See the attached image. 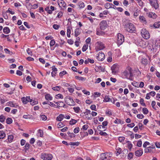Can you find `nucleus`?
I'll return each instance as SVG.
<instances>
[{
    "label": "nucleus",
    "instance_id": "obj_32",
    "mask_svg": "<svg viewBox=\"0 0 160 160\" xmlns=\"http://www.w3.org/2000/svg\"><path fill=\"white\" fill-rule=\"evenodd\" d=\"M142 112L144 114H147L148 113V111L146 108H142Z\"/></svg>",
    "mask_w": 160,
    "mask_h": 160
},
{
    "label": "nucleus",
    "instance_id": "obj_45",
    "mask_svg": "<svg viewBox=\"0 0 160 160\" xmlns=\"http://www.w3.org/2000/svg\"><path fill=\"white\" fill-rule=\"evenodd\" d=\"M140 103L143 106H146V105L144 103V99L142 98H141L140 100Z\"/></svg>",
    "mask_w": 160,
    "mask_h": 160
},
{
    "label": "nucleus",
    "instance_id": "obj_27",
    "mask_svg": "<svg viewBox=\"0 0 160 160\" xmlns=\"http://www.w3.org/2000/svg\"><path fill=\"white\" fill-rule=\"evenodd\" d=\"M116 149L117 151L116 154L118 153L117 156L121 153L122 149L120 148L116 147Z\"/></svg>",
    "mask_w": 160,
    "mask_h": 160
},
{
    "label": "nucleus",
    "instance_id": "obj_56",
    "mask_svg": "<svg viewBox=\"0 0 160 160\" xmlns=\"http://www.w3.org/2000/svg\"><path fill=\"white\" fill-rule=\"evenodd\" d=\"M125 138L124 137H120L118 138V140L120 142H122L124 141Z\"/></svg>",
    "mask_w": 160,
    "mask_h": 160
},
{
    "label": "nucleus",
    "instance_id": "obj_25",
    "mask_svg": "<svg viewBox=\"0 0 160 160\" xmlns=\"http://www.w3.org/2000/svg\"><path fill=\"white\" fill-rule=\"evenodd\" d=\"M6 136V134L2 131H0V139H3Z\"/></svg>",
    "mask_w": 160,
    "mask_h": 160
},
{
    "label": "nucleus",
    "instance_id": "obj_50",
    "mask_svg": "<svg viewBox=\"0 0 160 160\" xmlns=\"http://www.w3.org/2000/svg\"><path fill=\"white\" fill-rule=\"evenodd\" d=\"M133 154L132 153L130 152L129 153L128 156V159H130L133 158Z\"/></svg>",
    "mask_w": 160,
    "mask_h": 160
},
{
    "label": "nucleus",
    "instance_id": "obj_52",
    "mask_svg": "<svg viewBox=\"0 0 160 160\" xmlns=\"http://www.w3.org/2000/svg\"><path fill=\"white\" fill-rule=\"evenodd\" d=\"M90 108L92 110L96 111V106L94 105H92L90 106Z\"/></svg>",
    "mask_w": 160,
    "mask_h": 160
},
{
    "label": "nucleus",
    "instance_id": "obj_7",
    "mask_svg": "<svg viewBox=\"0 0 160 160\" xmlns=\"http://www.w3.org/2000/svg\"><path fill=\"white\" fill-rule=\"evenodd\" d=\"M95 49L97 51L102 50L104 48L103 44L100 42H97L95 44Z\"/></svg>",
    "mask_w": 160,
    "mask_h": 160
},
{
    "label": "nucleus",
    "instance_id": "obj_5",
    "mask_svg": "<svg viewBox=\"0 0 160 160\" xmlns=\"http://www.w3.org/2000/svg\"><path fill=\"white\" fill-rule=\"evenodd\" d=\"M65 102L69 105H74L75 102L69 96H67L65 98Z\"/></svg>",
    "mask_w": 160,
    "mask_h": 160
},
{
    "label": "nucleus",
    "instance_id": "obj_1",
    "mask_svg": "<svg viewBox=\"0 0 160 160\" xmlns=\"http://www.w3.org/2000/svg\"><path fill=\"white\" fill-rule=\"evenodd\" d=\"M123 75L125 77V78H129L133 76L132 70L130 67H127L126 69L123 73Z\"/></svg>",
    "mask_w": 160,
    "mask_h": 160
},
{
    "label": "nucleus",
    "instance_id": "obj_36",
    "mask_svg": "<svg viewBox=\"0 0 160 160\" xmlns=\"http://www.w3.org/2000/svg\"><path fill=\"white\" fill-rule=\"evenodd\" d=\"M12 120L10 118H8L6 120V123L8 124H10L12 122Z\"/></svg>",
    "mask_w": 160,
    "mask_h": 160
},
{
    "label": "nucleus",
    "instance_id": "obj_49",
    "mask_svg": "<svg viewBox=\"0 0 160 160\" xmlns=\"http://www.w3.org/2000/svg\"><path fill=\"white\" fill-rule=\"evenodd\" d=\"M64 125L62 122L59 123L58 124V128H61L64 126Z\"/></svg>",
    "mask_w": 160,
    "mask_h": 160
},
{
    "label": "nucleus",
    "instance_id": "obj_54",
    "mask_svg": "<svg viewBox=\"0 0 160 160\" xmlns=\"http://www.w3.org/2000/svg\"><path fill=\"white\" fill-rule=\"evenodd\" d=\"M38 133L39 134V136L40 137H42L43 136V132L41 129L38 130Z\"/></svg>",
    "mask_w": 160,
    "mask_h": 160
},
{
    "label": "nucleus",
    "instance_id": "obj_55",
    "mask_svg": "<svg viewBox=\"0 0 160 160\" xmlns=\"http://www.w3.org/2000/svg\"><path fill=\"white\" fill-rule=\"evenodd\" d=\"M55 42L54 40H52L51 41L50 43V46H52L55 44Z\"/></svg>",
    "mask_w": 160,
    "mask_h": 160
},
{
    "label": "nucleus",
    "instance_id": "obj_9",
    "mask_svg": "<svg viewBox=\"0 0 160 160\" xmlns=\"http://www.w3.org/2000/svg\"><path fill=\"white\" fill-rule=\"evenodd\" d=\"M100 28L101 30H104L108 27V24L106 21L103 20L99 24Z\"/></svg>",
    "mask_w": 160,
    "mask_h": 160
},
{
    "label": "nucleus",
    "instance_id": "obj_35",
    "mask_svg": "<svg viewBox=\"0 0 160 160\" xmlns=\"http://www.w3.org/2000/svg\"><path fill=\"white\" fill-rule=\"evenodd\" d=\"M77 122L76 120L72 119L70 121V125H73L75 124Z\"/></svg>",
    "mask_w": 160,
    "mask_h": 160
},
{
    "label": "nucleus",
    "instance_id": "obj_3",
    "mask_svg": "<svg viewBox=\"0 0 160 160\" xmlns=\"http://www.w3.org/2000/svg\"><path fill=\"white\" fill-rule=\"evenodd\" d=\"M117 44L118 46H120L124 42V38L122 34L118 33L117 34Z\"/></svg>",
    "mask_w": 160,
    "mask_h": 160
},
{
    "label": "nucleus",
    "instance_id": "obj_34",
    "mask_svg": "<svg viewBox=\"0 0 160 160\" xmlns=\"http://www.w3.org/2000/svg\"><path fill=\"white\" fill-rule=\"evenodd\" d=\"M110 98L109 96H106L104 98V99L103 100V101L105 102H108L110 101Z\"/></svg>",
    "mask_w": 160,
    "mask_h": 160
},
{
    "label": "nucleus",
    "instance_id": "obj_10",
    "mask_svg": "<svg viewBox=\"0 0 160 160\" xmlns=\"http://www.w3.org/2000/svg\"><path fill=\"white\" fill-rule=\"evenodd\" d=\"M96 57L98 61H102L104 59L105 56L103 52H101L98 54Z\"/></svg>",
    "mask_w": 160,
    "mask_h": 160
},
{
    "label": "nucleus",
    "instance_id": "obj_23",
    "mask_svg": "<svg viewBox=\"0 0 160 160\" xmlns=\"http://www.w3.org/2000/svg\"><path fill=\"white\" fill-rule=\"evenodd\" d=\"M153 26L155 28H158L160 27V22L158 21L154 23Z\"/></svg>",
    "mask_w": 160,
    "mask_h": 160
},
{
    "label": "nucleus",
    "instance_id": "obj_41",
    "mask_svg": "<svg viewBox=\"0 0 160 160\" xmlns=\"http://www.w3.org/2000/svg\"><path fill=\"white\" fill-rule=\"evenodd\" d=\"M75 78L76 79H78L79 80L83 81L85 80V78L82 77H80L78 76H76Z\"/></svg>",
    "mask_w": 160,
    "mask_h": 160
},
{
    "label": "nucleus",
    "instance_id": "obj_26",
    "mask_svg": "<svg viewBox=\"0 0 160 160\" xmlns=\"http://www.w3.org/2000/svg\"><path fill=\"white\" fill-rule=\"evenodd\" d=\"M8 140L9 142H12L13 139V136L12 135H10L8 136Z\"/></svg>",
    "mask_w": 160,
    "mask_h": 160
},
{
    "label": "nucleus",
    "instance_id": "obj_4",
    "mask_svg": "<svg viewBox=\"0 0 160 160\" xmlns=\"http://www.w3.org/2000/svg\"><path fill=\"white\" fill-rule=\"evenodd\" d=\"M41 158L44 160H50L52 158V156L51 154L42 153L41 154Z\"/></svg>",
    "mask_w": 160,
    "mask_h": 160
},
{
    "label": "nucleus",
    "instance_id": "obj_29",
    "mask_svg": "<svg viewBox=\"0 0 160 160\" xmlns=\"http://www.w3.org/2000/svg\"><path fill=\"white\" fill-rule=\"evenodd\" d=\"M152 148L150 147H148L147 148H145L144 150L145 152H150L151 151Z\"/></svg>",
    "mask_w": 160,
    "mask_h": 160
},
{
    "label": "nucleus",
    "instance_id": "obj_18",
    "mask_svg": "<svg viewBox=\"0 0 160 160\" xmlns=\"http://www.w3.org/2000/svg\"><path fill=\"white\" fill-rule=\"evenodd\" d=\"M64 118V116L62 114H60L57 117L56 120L57 121H61Z\"/></svg>",
    "mask_w": 160,
    "mask_h": 160
},
{
    "label": "nucleus",
    "instance_id": "obj_8",
    "mask_svg": "<svg viewBox=\"0 0 160 160\" xmlns=\"http://www.w3.org/2000/svg\"><path fill=\"white\" fill-rule=\"evenodd\" d=\"M151 6L155 9H157L158 8V4L157 0H149Z\"/></svg>",
    "mask_w": 160,
    "mask_h": 160
},
{
    "label": "nucleus",
    "instance_id": "obj_38",
    "mask_svg": "<svg viewBox=\"0 0 160 160\" xmlns=\"http://www.w3.org/2000/svg\"><path fill=\"white\" fill-rule=\"evenodd\" d=\"M52 89L55 91H58L60 89V87L59 86H57L52 88Z\"/></svg>",
    "mask_w": 160,
    "mask_h": 160
},
{
    "label": "nucleus",
    "instance_id": "obj_59",
    "mask_svg": "<svg viewBox=\"0 0 160 160\" xmlns=\"http://www.w3.org/2000/svg\"><path fill=\"white\" fill-rule=\"evenodd\" d=\"M139 13L140 12L139 11L136 10L134 13V16L136 17H137L139 15Z\"/></svg>",
    "mask_w": 160,
    "mask_h": 160
},
{
    "label": "nucleus",
    "instance_id": "obj_47",
    "mask_svg": "<svg viewBox=\"0 0 160 160\" xmlns=\"http://www.w3.org/2000/svg\"><path fill=\"white\" fill-rule=\"evenodd\" d=\"M4 51L6 53H9L10 55H12V52H11L7 48H5L4 49Z\"/></svg>",
    "mask_w": 160,
    "mask_h": 160
},
{
    "label": "nucleus",
    "instance_id": "obj_53",
    "mask_svg": "<svg viewBox=\"0 0 160 160\" xmlns=\"http://www.w3.org/2000/svg\"><path fill=\"white\" fill-rule=\"evenodd\" d=\"M79 131V128L78 127H77L74 130V132L75 133H77Z\"/></svg>",
    "mask_w": 160,
    "mask_h": 160
},
{
    "label": "nucleus",
    "instance_id": "obj_44",
    "mask_svg": "<svg viewBox=\"0 0 160 160\" xmlns=\"http://www.w3.org/2000/svg\"><path fill=\"white\" fill-rule=\"evenodd\" d=\"M78 4H79V7L80 8H83L84 7V3L82 2H79Z\"/></svg>",
    "mask_w": 160,
    "mask_h": 160
},
{
    "label": "nucleus",
    "instance_id": "obj_13",
    "mask_svg": "<svg viewBox=\"0 0 160 160\" xmlns=\"http://www.w3.org/2000/svg\"><path fill=\"white\" fill-rule=\"evenodd\" d=\"M58 3L60 7H65L66 5V3L63 0H58Z\"/></svg>",
    "mask_w": 160,
    "mask_h": 160
},
{
    "label": "nucleus",
    "instance_id": "obj_63",
    "mask_svg": "<svg viewBox=\"0 0 160 160\" xmlns=\"http://www.w3.org/2000/svg\"><path fill=\"white\" fill-rule=\"evenodd\" d=\"M62 14H63L62 12H60L58 13V14L57 17L59 18H60L62 17Z\"/></svg>",
    "mask_w": 160,
    "mask_h": 160
},
{
    "label": "nucleus",
    "instance_id": "obj_14",
    "mask_svg": "<svg viewBox=\"0 0 160 160\" xmlns=\"http://www.w3.org/2000/svg\"><path fill=\"white\" fill-rule=\"evenodd\" d=\"M108 156L107 153H102L100 155V158L102 160H107Z\"/></svg>",
    "mask_w": 160,
    "mask_h": 160
},
{
    "label": "nucleus",
    "instance_id": "obj_43",
    "mask_svg": "<svg viewBox=\"0 0 160 160\" xmlns=\"http://www.w3.org/2000/svg\"><path fill=\"white\" fill-rule=\"evenodd\" d=\"M67 73V72L66 71H64L61 72L59 73V76L60 77H62L64 75L66 74Z\"/></svg>",
    "mask_w": 160,
    "mask_h": 160
},
{
    "label": "nucleus",
    "instance_id": "obj_2",
    "mask_svg": "<svg viewBox=\"0 0 160 160\" xmlns=\"http://www.w3.org/2000/svg\"><path fill=\"white\" fill-rule=\"evenodd\" d=\"M141 34L143 38L145 39H147L150 38V33L145 29L143 28L141 30Z\"/></svg>",
    "mask_w": 160,
    "mask_h": 160
},
{
    "label": "nucleus",
    "instance_id": "obj_48",
    "mask_svg": "<svg viewBox=\"0 0 160 160\" xmlns=\"http://www.w3.org/2000/svg\"><path fill=\"white\" fill-rule=\"evenodd\" d=\"M71 30L69 28H68L67 30V35L68 37H70Z\"/></svg>",
    "mask_w": 160,
    "mask_h": 160
},
{
    "label": "nucleus",
    "instance_id": "obj_39",
    "mask_svg": "<svg viewBox=\"0 0 160 160\" xmlns=\"http://www.w3.org/2000/svg\"><path fill=\"white\" fill-rule=\"evenodd\" d=\"M88 44H85L84 45L82 48V51L83 52L85 51L88 49Z\"/></svg>",
    "mask_w": 160,
    "mask_h": 160
},
{
    "label": "nucleus",
    "instance_id": "obj_24",
    "mask_svg": "<svg viewBox=\"0 0 160 160\" xmlns=\"http://www.w3.org/2000/svg\"><path fill=\"white\" fill-rule=\"evenodd\" d=\"M45 99L48 100H51L52 99V97L50 94H47L45 95Z\"/></svg>",
    "mask_w": 160,
    "mask_h": 160
},
{
    "label": "nucleus",
    "instance_id": "obj_21",
    "mask_svg": "<svg viewBox=\"0 0 160 160\" xmlns=\"http://www.w3.org/2000/svg\"><path fill=\"white\" fill-rule=\"evenodd\" d=\"M7 105L11 107H16L17 105L15 103H13L12 102H9L7 103Z\"/></svg>",
    "mask_w": 160,
    "mask_h": 160
},
{
    "label": "nucleus",
    "instance_id": "obj_42",
    "mask_svg": "<svg viewBox=\"0 0 160 160\" xmlns=\"http://www.w3.org/2000/svg\"><path fill=\"white\" fill-rule=\"evenodd\" d=\"M139 19L140 21L142 22H145L146 21L145 18L143 16H140Z\"/></svg>",
    "mask_w": 160,
    "mask_h": 160
},
{
    "label": "nucleus",
    "instance_id": "obj_16",
    "mask_svg": "<svg viewBox=\"0 0 160 160\" xmlns=\"http://www.w3.org/2000/svg\"><path fill=\"white\" fill-rule=\"evenodd\" d=\"M142 150H138L135 152V155L138 157L141 156L142 154Z\"/></svg>",
    "mask_w": 160,
    "mask_h": 160
},
{
    "label": "nucleus",
    "instance_id": "obj_46",
    "mask_svg": "<svg viewBox=\"0 0 160 160\" xmlns=\"http://www.w3.org/2000/svg\"><path fill=\"white\" fill-rule=\"evenodd\" d=\"M56 98H63V96L62 95L60 94H58L56 96Z\"/></svg>",
    "mask_w": 160,
    "mask_h": 160
},
{
    "label": "nucleus",
    "instance_id": "obj_51",
    "mask_svg": "<svg viewBox=\"0 0 160 160\" xmlns=\"http://www.w3.org/2000/svg\"><path fill=\"white\" fill-rule=\"evenodd\" d=\"M137 117L139 119H142L144 118V115L142 114H138L137 115Z\"/></svg>",
    "mask_w": 160,
    "mask_h": 160
},
{
    "label": "nucleus",
    "instance_id": "obj_31",
    "mask_svg": "<svg viewBox=\"0 0 160 160\" xmlns=\"http://www.w3.org/2000/svg\"><path fill=\"white\" fill-rule=\"evenodd\" d=\"M73 109L74 110L75 112L77 113H78L80 110V109L78 107H74Z\"/></svg>",
    "mask_w": 160,
    "mask_h": 160
},
{
    "label": "nucleus",
    "instance_id": "obj_40",
    "mask_svg": "<svg viewBox=\"0 0 160 160\" xmlns=\"http://www.w3.org/2000/svg\"><path fill=\"white\" fill-rule=\"evenodd\" d=\"M32 116L31 115H25L23 116V117L26 119H30Z\"/></svg>",
    "mask_w": 160,
    "mask_h": 160
},
{
    "label": "nucleus",
    "instance_id": "obj_60",
    "mask_svg": "<svg viewBox=\"0 0 160 160\" xmlns=\"http://www.w3.org/2000/svg\"><path fill=\"white\" fill-rule=\"evenodd\" d=\"M82 92L86 95H89L90 94V92L85 90H82Z\"/></svg>",
    "mask_w": 160,
    "mask_h": 160
},
{
    "label": "nucleus",
    "instance_id": "obj_17",
    "mask_svg": "<svg viewBox=\"0 0 160 160\" xmlns=\"http://www.w3.org/2000/svg\"><path fill=\"white\" fill-rule=\"evenodd\" d=\"M81 32V29L79 28H77L75 31V36L77 37L79 35Z\"/></svg>",
    "mask_w": 160,
    "mask_h": 160
},
{
    "label": "nucleus",
    "instance_id": "obj_6",
    "mask_svg": "<svg viewBox=\"0 0 160 160\" xmlns=\"http://www.w3.org/2000/svg\"><path fill=\"white\" fill-rule=\"evenodd\" d=\"M126 30L127 31L132 33L135 31V28L132 24L129 23L127 25Z\"/></svg>",
    "mask_w": 160,
    "mask_h": 160
},
{
    "label": "nucleus",
    "instance_id": "obj_30",
    "mask_svg": "<svg viewBox=\"0 0 160 160\" xmlns=\"http://www.w3.org/2000/svg\"><path fill=\"white\" fill-rule=\"evenodd\" d=\"M148 62L147 59L145 58H142L141 60V63L143 64H146Z\"/></svg>",
    "mask_w": 160,
    "mask_h": 160
},
{
    "label": "nucleus",
    "instance_id": "obj_15",
    "mask_svg": "<svg viewBox=\"0 0 160 160\" xmlns=\"http://www.w3.org/2000/svg\"><path fill=\"white\" fill-rule=\"evenodd\" d=\"M101 29L99 28L97 29L96 34L100 36L104 35L105 34L104 32L101 31Z\"/></svg>",
    "mask_w": 160,
    "mask_h": 160
},
{
    "label": "nucleus",
    "instance_id": "obj_20",
    "mask_svg": "<svg viewBox=\"0 0 160 160\" xmlns=\"http://www.w3.org/2000/svg\"><path fill=\"white\" fill-rule=\"evenodd\" d=\"M149 17L152 18H156L157 17V15L153 12H150L148 15Z\"/></svg>",
    "mask_w": 160,
    "mask_h": 160
},
{
    "label": "nucleus",
    "instance_id": "obj_11",
    "mask_svg": "<svg viewBox=\"0 0 160 160\" xmlns=\"http://www.w3.org/2000/svg\"><path fill=\"white\" fill-rule=\"evenodd\" d=\"M22 101L24 104H27L28 102H30V97H23L21 98Z\"/></svg>",
    "mask_w": 160,
    "mask_h": 160
},
{
    "label": "nucleus",
    "instance_id": "obj_57",
    "mask_svg": "<svg viewBox=\"0 0 160 160\" xmlns=\"http://www.w3.org/2000/svg\"><path fill=\"white\" fill-rule=\"evenodd\" d=\"M41 117L43 121L46 120L47 118V117L44 115H41Z\"/></svg>",
    "mask_w": 160,
    "mask_h": 160
},
{
    "label": "nucleus",
    "instance_id": "obj_28",
    "mask_svg": "<svg viewBox=\"0 0 160 160\" xmlns=\"http://www.w3.org/2000/svg\"><path fill=\"white\" fill-rule=\"evenodd\" d=\"M79 143L78 142H70L69 144V145L72 146H78L79 145Z\"/></svg>",
    "mask_w": 160,
    "mask_h": 160
},
{
    "label": "nucleus",
    "instance_id": "obj_58",
    "mask_svg": "<svg viewBox=\"0 0 160 160\" xmlns=\"http://www.w3.org/2000/svg\"><path fill=\"white\" fill-rule=\"evenodd\" d=\"M99 134L102 136H107L108 135L106 132H102V131H100V132H99Z\"/></svg>",
    "mask_w": 160,
    "mask_h": 160
},
{
    "label": "nucleus",
    "instance_id": "obj_64",
    "mask_svg": "<svg viewBox=\"0 0 160 160\" xmlns=\"http://www.w3.org/2000/svg\"><path fill=\"white\" fill-rule=\"evenodd\" d=\"M38 4H34L32 5V9H35L38 8Z\"/></svg>",
    "mask_w": 160,
    "mask_h": 160
},
{
    "label": "nucleus",
    "instance_id": "obj_61",
    "mask_svg": "<svg viewBox=\"0 0 160 160\" xmlns=\"http://www.w3.org/2000/svg\"><path fill=\"white\" fill-rule=\"evenodd\" d=\"M138 5L141 6H142L143 5V2L141 0H138Z\"/></svg>",
    "mask_w": 160,
    "mask_h": 160
},
{
    "label": "nucleus",
    "instance_id": "obj_62",
    "mask_svg": "<svg viewBox=\"0 0 160 160\" xmlns=\"http://www.w3.org/2000/svg\"><path fill=\"white\" fill-rule=\"evenodd\" d=\"M85 118L91 120L92 119V118L91 117L90 115L89 114H89H88V115H86V114H85Z\"/></svg>",
    "mask_w": 160,
    "mask_h": 160
},
{
    "label": "nucleus",
    "instance_id": "obj_22",
    "mask_svg": "<svg viewBox=\"0 0 160 160\" xmlns=\"http://www.w3.org/2000/svg\"><path fill=\"white\" fill-rule=\"evenodd\" d=\"M10 31L9 28L8 27H6L4 28L3 32L4 33L7 34L9 33Z\"/></svg>",
    "mask_w": 160,
    "mask_h": 160
},
{
    "label": "nucleus",
    "instance_id": "obj_19",
    "mask_svg": "<svg viewBox=\"0 0 160 160\" xmlns=\"http://www.w3.org/2000/svg\"><path fill=\"white\" fill-rule=\"evenodd\" d=\"M30 104L33 106L36 104H37L38 103V102L37 100H32L30 99Z\"/></svg>",
    "mask_w": 160,
    "mask_h": 160
},
{
    "label": "nucleus",
    "instance_id": "obj_37",
    "mask_svg": "<svg viewBox=\"0 0 160 160\" xmlns=\"http://www.w3.org/2000/svg\"><path fill=\"white\" fill-rule=\"evenodd\" d=\"M152 48H151V50L153 52H156V50L157 49V46L154 45H152Z\"/></svg>",
    "mask_w": 160,
    "mask_h": 160
},
{
    "label": "nucleus",
    "instance_id": "obj_12",
    "mask_svg": "<svg viewBox=\"0 0 160 160\" xmlns=\"http://www.w3.org/2000/svg\"><path fill=\"white\" fill-rule=\"evenodd\" d=\"M111 69L112 70V73L113 74H116L117 71V66L115 64L113 65L111 68Z\"/></svg>",
    "mask_w": 160,
    "mask_h": 160
},
{
    "label": "nucleus",
    "instance_id": "obj_33",
    "mask_svg": "<svg viewBox=\"0 0 160 160\" xmlns=\"http://www.w3.org/2000/svg\"><path fill=\"white\" fill-rule=\"evenodd\" d=\"M5 119V118L4 116L1 115L0 116V122H3L4 121Z\"/></svg>",
    "mask_w": 160,
    "mask_h": 160
}]
</instances>
